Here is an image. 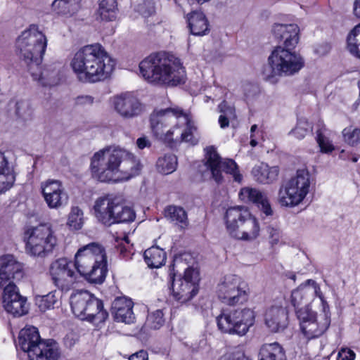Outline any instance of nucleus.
<instances>
[{"instance_id": "45", "label": "nucleus", "mask_w": 360, "mask_h": 360, "mask_svg": "<svg viewBox=\"0 0 360 360\" xmlns=\"http://www.w3.org/2000/svg\"><path fill=\"white\" fill-rule=\"evenodd\" d=\"M344 141L350 146H356L360 143V129L352 126L342 131Z\"/></svg>"}, {"instance_id": "29", "label": "nucleus", "mask_w": 360, "mask_h": 360, "mask_svg": "<svg viewBox=\"0 0 360 360\" xmlns=\"http://www.w3.org/2000/svg\"><path fill=\"white\" fill-rule=\"evenodd\" d=\"M39 331L36 327L27 326L22 328L18 335V346L20 348L30 356L32 349H35V347L38 346L43 340Z\"/></svg>"}, {"instance_id": "17", "label": "nucleus", "mask_w": 360, "mask_h": 360, "mask_svg": "<svg viewBox=\"0 0 360 360\" xmlns=\"http://www.w3.org/2000/svg\"><path fill=\"white\" fill-rule=\"evenodd\" d=\"M172 290L174 298L180 303H186L192 300L198 292L199 276L193 268L185 269L184 275L176 276L170 274Z\"/></svg>"}, {"instance_id": "57", "label": "nucleus", "mask_w": 360, "mask_h": 360, "mask_svg": "<svg viewBox=\"0 0 360 360\" xmlns=\"http://www.w3.org/2000/svg\"><path fill=\"white\" fill-rule=\"evenodd\" d=\"M353 14L360 19V0H354L353 4Z\"/></svg>"}, {"instance_id": "22", "label": "nucleus", "mask_w": 360, "mask_h": 360, "mask_svg": "<svg viewBox=\"0 0 360 360\" xmlns=\"http://www.w3.org/2000/svg\"><path fill=\"white\" fill-rule=\"evenodd\" d=\"M239 199L245 203L255 204L266 216L273 214V210L266 195L262 191L250 188H242L238 193Z\"/></svg>"}, {"instance_id": "54", "label": "nucleus", "mask_w": 360, "mask_h": 360, "mask_svg": "<svg viewBox=\"0 0 360 360\" xmlns=\"http://www.w3.org/2000/svg\"><path fill=\"white\" fill-rule=\"evenodd\" d=\"M94 102V98L91 96H81L77 98V103L81 105L91 104Z\"/></svg>"}, {"instance_id": "25", "label": "nucleus", "mask_w": 360, "mask_h": 360, "mask_svg": "<svg viewBox=\"0 0 360 360\" xmlns=\"http://www.w3.org/2000/svg\"><path fill=\"white\" fill-rule=\"evenodd\" d=\"M60 64H55L46 66L41 70L39 65L38 68L32 66L29 68L33 79L38 81L43 86H53L58 83L60 79Z\"/></svg>"}, {"instance_id": "20", "label": "nucleus", "mask_w": 360, "mask_h": 360, "mask_svg": "<svg viewBox=\"0 0 360 360\" xmlns=\"http://www.w3.org/2000/svg\"><path fill=\"white\" fill-rule=\"evenodd\" d=\"M44 199L51 209H58L66 205L69 197L63 183L59 180L48 179L41 184Z\"/></svg>"}, {"instance_id": "8", "label": "nucleus", "mask_w": 360, "mask_h": 360, "mask_svg": "<svg viewBox=\"0 0 360 360\" xmlns=\"http://www.w3.org/2000/svg\"><path fill=\"white\" fill-rule=\"evenodd\" d=\"M47 46L46 36L35 25L22 31L15 41V52L28 66L40 64Z\"/></svg>"}, {"instance_id": "12", "label": "nucleus", "mask_w": 360, "mask_h": 360, "mask_svg": "<svg viewBox=\"0 0 360 360\" xmlns=\"http://www.w3.org/2000/svg\"><path fill=\"white\" fill-rule=\"evenodd\" d=\"M26 252L31 256L44 257L57 244V238L51 225L41 224L27 229L25 232Z\"/></svg>"}, {"instance_id": "35", "label": "nucleus", "mask_w": 360, "mask_h": 360, "mask_svg": "<svg viewBox=\"0 0 360 360\" xmlns=\"http://www.w3.org/2000/svg\"><path fill=\"white\" fill-rule=\"evenodd\" d=\"M117 4L116 0H100L98 13L101 20L113 21L117 18Z\"/></svg>"}, {"instance_id": "41", "label": "nucleus", "mask_w": 360, "mask_h": 360, "mask_svg": "<svg viewBox=\"0 0 360 360\" xmlns=\"http://www.w3.org/2000/svg\"><path fill=\"white\" fill-rule=\"evenodd\" d=\"M113 215L112 224L133 221L136 217L135 212L129 207L122 206L119 203V208L116 209Z\"/></svg>"}, {"instance_id": "56", "label": "nucleus", "mask_w": 360, "mask_h": 360, "mask_svg": "<svg viewBox=\"0 0 360 360\" xmlns=\"http://www.w3.org/2000/svg\"><path fill=\"white\" fill-rule=\"evenodd\" d=\"M231 120H232L229 118V117H226V116L220 115L218 121H219V124L220 125V127L222 128V129H224V128L229 127V122Z\"/></svg>"}, {"instance_id": "43", "label": "nucleus", "mask_w": 360, "mask_h": 360, "mask_svg": "<svg viewBox=\"0 0 360 360\" xmlns=\"http://www.w3.org/2000/svg\"><path fill=\"white\" fill-rule=\"evenodd\" d=\"M6 303H9L6 302ZM29 307L27 303V299L22 297L17 301L13 302L11 304H6V308L5 310L13 315L14 316H21L26 314L28 312Z\"/></svg>"}, {"instance_id": "50", "label": "nucleus", "mask_w": 360, "mask_h": 360, "mask_svg": "<svg viewBox=\"0 0 360 360\" xmlns=\"http://www.w3.org/2000/svg\"><path fill=\"white\" fill-rule=\"evenodd\" d=\"M267 232L269 234L270 243L272 245L278 244L281 238V232L279 229L274 227H269Z\"/></svg>"}, {"instance_id": "21", "label": "nucleus", "mask_w": 360, "mask_h": 360, "mask_svg": "<svg viewBox=\"0 0 360 360\" xmlns=\"http://www.w3.org/2000/svg\"><path fill=\"white\" fill-rule=\"evenodd\" d=\"M119 202L112 195H104L96 199L93 212L96 218L102 224L110 226Z\"/></svg>"}, {"instance_id": "47", "label": "nucleus", "mask_w": 360, "mask_h": 360, "mask_svg": "<svg viewBox=\"0 0 360 360\" xmlns=\"http://www.w3.org/2000/svg\"><path fill=\"white\" fill-rule=\"evenodd\" d=\"M52 9L57 14L67 18L75 15V13H72L68 4L64 0H54L52 3Z\"/></svg>"}, {"instance_id": "26", "label": "nucleus", "mask_w": 360, "mask_h": 360, "mask_svg": "<svg viewBox=\"0 0 360 360\" xmlns=\"http://www.w3.org/2000/svg\"><path fill=\"white\" fill-rule=\"evenodd\" d=\"M9 153L0 150V195L9 190L14 184L15 175Z\"/></svg>"}, {"instance_id": "1", "label": "nucleus", "mask_w": 360, "mask_h": 360, "mask_svg": "<svg viewBox=\"0 0 360 360\" xmlns=\"http://www.w3.org/2000/svg\"><path fill=\"white\" fill-rule=\"evenodd\" d=\"M49 271L53 284L64 292L74 287L79 276L89 283L101 284L107 274L105 249L97 243L83 245L76 252L73 262L59 258L51 264Z\"/></svg>"}, {"instance_id": "24", "label": "nucleus", "mask_w": 360, "mask_h": 360, "mask_svg": "<svg viewBox=\"0 0 360 360\" xmlns=\"http://www.w3.org/2000/svg\"><path fill=\"white\" fill-rule=\"evenodd\" d=\"M265 324L271 332L283 330L288 325V313L285 307L274 304L265 314Z\"/></svg>"}, {"instance_id": "60", "label": "nucleus", "mask_w": 360, "mask_h": 360, "mask_svg": "<svg viewBox=\"0 0 360 360\" xmlns=\"http://www.w3.org/2000/svg\"><path fill=\"white\" fill-rule=\"evenodd\" d=\"M353 161H354V162H356V161H357V159H356V158H354Z\"/></svg>"}, {"instance_id": "10", "label": "nucleus", "mask_w": 360, "mask_h": 360, "mask_svg": "<svg viewBox=\"0 0 360 360\" xmlns=\"http://www.w3.org/2000/svg\"><path fill=\"white\" fill-rule=\"evenodd\" d=\"M310 190L309 172L306 168L299 169L292 177L281 186L278 201L283 207H295L304 202Z\"/></svg>"}, {"instance_id": "59", "label": "nucleus", "mask_w": 360, "mask_h": 360, "mask_svg": "<svg viewBox=\"0 0 360 360\" xmlns=\"http://www.w3.org/2000/svg\"><path fill=\"white\" fill-rule=\"evenodd\" d=\"M209 99H210V98H209V97H205V102H207Z\"/></svg>"}, {"instance_id": "23", "label": "nucleus", "mask_w": 360, "mask_h": 360, "mask_svg": "<svg viewBox=\"0 0 360 360\" xmlns=\"http://www.w3.org/2000/svg\"><path fill=\"white\" fill-rule=\"evenodd\" d=\"M299 27L296 24L276 23L273 27V33L276 38L283 41V46L294 49L299 41Z\"/></svg>"}, {"instance_id": "42", "label": "nucleus", "mask_w": 360, "mask_h": 360, "mask_svg": "<svg viewBox=\"0 0 360 360\" xmlns=\"http://www.w3.org/2000/svg\"><path fill=\"white\" fill-rule=\"evenodd\" d=\"M312 130L311 123L306 118L301 117L297 120L295 127L290 131L289 135L301 140Z\"/></svg>"}, {"instance_id": "32", "label": "nucleus", "mask_w": 360, "mask_h": 360, "mask_svg": "<svg viewBox=\"0 0 360 360\" xmlns=\"http://www.w3.org/2000/svg\"><path fill=\"white\" fill-rule=\"evenodd\" d=\"M278 172L277 167H269L265 163L255 166L252 171L256 181L262 184H269L276 181Z\"/></svg>"}, {"instance_id": "16", "label": "nucleus", "mask_w": 360, "mask_h": 360, "mask_svg": "<svg viewBox=\"0 0 360 360\" xmlns=\"http://www.w3.org/2000/svg\"><path fill=\"white\" fill-rule=\"evenodd\" d=\"M247 285L236 275H226L218 283V298L228 305L243 304L248 300Z\"/></svg>"}, {"instance_id": "58", "label": "nucleus", "mask_w": 360, "mask_h": 360, "mask_svg": "<svg viewBox=\"0 0 360 360\" xmlns=\"http://www.w3.org/2000/svg\"><path fill=\"white\" fill-rule=\"evenodd\" d=\"M219 360H247L243 354H238L237 357H233L230 354L222 356Z\"/></svg>"}, {"instance_id": "34", "label": "nucleus", "mask_w": 360, "mask_h": 360, "mask_svg": "<svg viewBox=\"0 0 360 360\" xmlns=\"http://www.w3.org/2000/svg\"><path fill=\"white\" fill-rule=\"evenodd\" d=\"M60 295L57 290H53L44 295H36L34 301L41 311L53 309L60 304Z\"/></svg>"}, {"instance_id": "38", "label": "nucleus", "mask_w": 360, "mask_h": 360, "mask_svg": "<svg viewBox=\"0 0 360 360\" xmlns=\"http://www.w3.org/2000/svg\"><path fill=\"white\" fill-rule=\"evenodd\" d=\"M85 222L83 210L78 206H73L68 216L67 225L71 230H80Z\"/></svg>"}, {"instance_id": "15", "label": "nucleus", "mask_w": 360, "mask_h": 360, "mask_svg": "<svg viewBox=\"0 0 360 360\" xmlns=\"http://www.w3.org/2000/svg\"><path fill=\"white\" fill-rule=\"evenodd\" d=\"M296 313L300 320V329L309 340L320 337L330 326V314L328 303L326 309L321 306L319 314L311 311L308 307H300Z\"/></svg>"}, {"instance_id": "3", "label": "nucleus", "mask_w": 360, "mask_h": 360, "mask_svg": "<svg viewBox=\"0 0 360 360\" xmlns=\"http://www.w3.org/2000/svg\"><path fill=\"white\" fill-rule=\"evenodd\" d=\"M150 122L153 135L171 146L192 142L197 129L190 115L176 106L155 109Z\"/></svg>"}, {"instance_id": "39", "label": "nucleus", "mask_w": 360, "mask_h": 360, "mask_svg": "<svg viewBox=\"0 0 360 360\" xmlns=\"http://www.w3.org/2000/svg\"><path fill=\"white\" fill-rule=\"evenodd\" d=\"M156 166L160 173L169 174L176 169L177 158L173 154L165 155L158 160Z\"/></svg>"}, {"instance_id": "36", "label": "nucleus", "mask_w": 360, "mask_h": 360, "mask_svg": "<svg viewBox=\"0 0 360 360\" xmlns=\"http://www.w3.org/2000/svg\"><path fill=\"white\" fill-rule=\"evenodd\" d=\"M316 141L320 152L326 154L331 153L335 150V146L330 137V131L323 126L316 131Z\"/></svg>"}, {"instance_id": "11", "label": "nucleus", "mask_w": 360, "mask_h": 360, "mask_svg": "<svg viewBox=\"0 0 360 360\" xmlns=\"http://www.w3.org/2000/svg\"><path fill=\"white\" fill-rule=\"evenodd\" d=\"M22 265L13 255H7L0 257V287L4 288L2 304L6 308V302L10 304L22 297L14 284L13 281L22 278Z\"/></svg>"}, {"instance_id": "6", "label": "nucleus", "mask_w": 360, "mask_h": 360, "mask_svg": "<svg viewBox=\"0 0 360 360\" xmlns=\"http://www.w3.org/2000/svg\"><path fill=\"white\" fill-rule=\"evenodd\" d=\"M224 219L226 229L232 238L252 241L259 236L261 229L259 220L245 206L229 207Z\"/></svg>"}, {"instance_id": "9", "label": "nucleus", "mask_w": 360, "mask_h": 360, "mask_svg": "<svg viewBox=\"0 0 360 360\" xmlns=\"http://www.w3.org/2000/svg\"><path fill=\"white\" fill-rule=\"evenodd\" d=\"M70 306L75 316L90 323H103L108 317V313L103 309L102 300L87 290L72 292L70 296Z\"/></svg>"}, {"instance_id": "53", "label": "nucleus", "mask_w": 360, "mask_h": 360, "mask_svg": "<svg viewBox=\"0 0 360 360\" xmlns=\"http://www.w3.org/2000/svg\"><path fill=\"white\" fill-rule=\"evenodd\" d=\"M150 145L151 143L150 140L146 136L140 137L136 140V146L139 149L149 148Z\"/></svg>"}, {"instance_id": "37", "label": "nucleus", "mask_w": 360, "mask_h": 360, "mask_svg": "<svg viewBox=\"0 0 360 360\" xmlns=\"http://www.w3.org/2000/svg\"><path fill=\"white\" fill-rule=\"evenodd\" d=\"M347 49L352 55L360 58V23L349 32L347 37Z\"/></svg>"}, {"instance_id": "13", "label": "nucleus", "mask_w": 360, "mask_h": 360, "mask_svg": "<svg viewBox=\"0 0 360 360\" xmlns=\"http://www.w3.org/2000/svg\"><path fill=\"white\" fill-rule=\"evenodd\" d=\"M255 312L250 308L224 309L217 318L218 328L223 333L245 335L253 326Z\"/></svg>"}, {"instance_id": "46", "label": "nucleus", "mask_w": 360, "mask_h": 360, "mask_svg": "<svg viewBox=\"0 0 360 360\" xmlns=\"http://www.w3.org/2000/svg\"><path fill=\"white\" fill-rule=\"evenodd\" d=\"M164 315L161 310L158 309L150 312L146 319V324L153 329L160 328L165 323Z\"/></svg>"}, {"instance_id": "31", "label": "nucleus", "mask_w": 360, "mask_h": 360, "mask_svg": "<svg viewBox=\"0 0 360 360\" xmlns=\"http://www.w3.org/2000/svg\"><path fill=\"white\" fill-rule=\"evenodd\" d=\"M257 360H287V356L284 348L278 342H273L262 345Z\"/></svg>"}, {"instance_id": "44", "label": "nucleus", "mask_w": 360, "mask_h": 360, "mask_svg": "<svg viewBox=\"0 0 360 360\" xmlns=\"http://www.w3.org/2000/svg\"><path fill=\"white\" fill-rule=\"evenodd\" d=\"M15 115L18 119L22 121L32 120L33 109L30 103L26 100L18 101L15 103Z\"/></svg>"}, {"instance_id": "48", "label": "nucleus", "mask_w": 360, "mask_h": 360, "mask_svg": "<svg viewBox=\"0 0 360 360\" xmlns=\"http://www.w3.org/2000/svg\"><path fill=\"white\" fill-rule=\"evenodd\" d=\"M219 110L221 112V115L224 116L231 120H234L236 118L234 107L228 104L226 101H223L219 105Z\"/></svg>"}, {"instance_id": "30", "label": "nucleus", "mask_w": 360, "mask_h": 360, "mask_svg": "<svg viewBox=\"0 0 360 360\" xmlns=\"http://www.w3.org/2000/svg\"><path fill=\"white\" fill-rule=\"evenodd\" d=\"M188 27L192 34L202 36L208 33L210 25L205 15L198 11H193L186 16Z\"/></svg>"}, {"instance_id": "52", "label": "nucleus", "mask_w": 360, "mask_h": 360, "mask_svg": "<svg viewBox=\"0 0 360 360\" xmlns=\"http://www.w3.org/2000/svg\"><path fill=\"white\" fill-rule=\"evenodd\" d=\"M129 360H148V352L145 350H140L129 356Z\"/></svg>"}, {"instance_id": "33", "label": "nucleus", "mask_w": 360, "mask_h": 360, "mask_svg": "<svg viewBox=\"0 0 360 360\" xmlns=\"http://www.w3.org/2000/svg\"><path fill=\"white\" fill-rule=\"evenodd\" d=\"M144 260L150 268H160L166 261V253L163 249L153 246L144 252Z\"/></svg>"}, {"instance_id": "55", "label": "nucleus", "mask_w": 360, "mask_h": 360, "mask_svg": "<svg viewBox=\"0 0 360 360\" xmlns=\"http://www.w3.org/2000/svg\"><path fill=\"white\" fill-rule=\"evenodd\" d=\"M77 338L74 333L68 334L65 338V344L68 347L73 346L77 341Z\"/></svg>"}, {"instance_id": "5", "label": "nucleus", "mask_w": 360, "mask_h": 360, "mask_svg": "<svg viewBox=\"0 0 360 360\" xmlns=\"http://www.w3.org/2000/svg\"><path fill=\"white\" fill-rule=\"evenodd\" d=\"M139 70L146 82L155 85L175 86L186 79L181 60L166 53L150 54L139 63Z\"/></svg>"}, {"instance_id": "51", "label": "nucleus", "mask_w": 360, "mask_h": 360, "mask_svg": "<svg viewBox=\"0 0 360 360\" xmlns=\"http://www.w3.org/2000/svg\"><path fill=\"white\" fill-rule=\"evenodd\" d=\"M262 136V132L258 130L256 124H253L250 129V145L255 147L258 144V139Z\"/></svg>"}, {"instance_id": "18", "label": "nucleus", "mask_w": 360, "mask_h": 360, "mask_svg": "<svg viewBox=\"0 0 360 360\" xmlns=\"http://www.w3.org/2000/svg\"><path fill=\"white\" fill-rule=\"evenodd\" d=\"M311 301L318 302L320 306L327 308L328 302L319 285L315 281L308 279L292 291L290 302L297 311L303 304L309 307L308 303Z\"/></svg>"}, {"instance_id": "2", "label": "nucleus", "mask_w": 360, "mask_h": 360, "mask_svg": "<svg viewBox=\"0 0 360 360\" xmlns=\"http://www.w3.org/2000/svg\"><path fill=\"white\" fill-rule=\"evenodd\" d=\"M142 165L131 153L120 147L107 146L91 158L92 177L103 183L126 181L139 175Z\"/></svg>"}, {"instance_id": "40", "label": "nucleus", "mask_w": 360, "mask_h": 360, "mask_svg": "<svg viewBox=\"0 0 360 360\" xmlns=\"http://www.w3.org/2000/svg\"><path fill=\"white\" fill-rule=\"evenodd\" d=\"M165 214L171 221L175 222L181 228L186 227L188 225L187 214L182 207L169 206L166 209Z\"/></svg>"}, {"instance_id": "49", "label": "nucleus", "mask_w": 360, "mask_h": 360, "mask_svg": "<svg viewBox=\"0 0 360 360\" xmlns=\"http://www.w3.org/2000/svg\"><path fill=\"white\" fill-rule=\"evenodd\" d=\"M356 354L349 348H341L338 352L337 360H354Z\"/></svg>"}, {"instance_id": "19", "label": "nucleus", "mask_w": 360, "mask_h": 360, "mask_svg": "<svg viewBox=\"0 0 360 360\" xmlns=\"http://www.w3.org/2000/svg\"><path fill=\"white\" fill-rule=\"evenodd\" d=\"M112 105L116 113L123 119H133L143 112L140 101L131 92H124L111 98Z\"/></svg>"}, {"instance_id": "28", "label": "nucleus", "mask_w": 360, "mask_h": 360, "mask_svg": "<svg viewBox=\"0 0 360 360\" xmlns=\"http://www.w3.org/2000/svg\"><path fill=\"white\" fill-rule=\"evenodd\" d=\"M60 356L58 345L52 340H43L28 356L29 360H58Z\"/></svg>"}, {"instance_id": "27", "label": "nucleus", "mask_w": 360, "mask_h": 360, "mask_svg": "<svg viewBox=\"0 0 360 360\" xmlns=\"http://www.w3.org/2000/svg\"><path fill=\"white\" fill-rule=\"evenodd\" d=\"M133 306L134 303L130 299L124 297L116 298L112 306L115 320L127 324L134 323L135 316L133 312Z\"/></svg>"}, {"instance_id": "7", "label": "nucleus", "mask_w": 360, "mask_h": 360, "mask_svg": "<svg viewBox=\"0 0 360 360\" xmlns=\"http://www.w3.org/2000/svg\"><path fill=\"white\" fill-rule=\"evenodd\" d=\"M302 57L293 51L282 46L276 47L268 58V63L263 68L264 78L271 82H276L278 76H290L298 72L304 66Z\"/></svg>"}, {"instance_id": "4", "label": "nucleus", "mask_w": 360, "mask_h": 360, "mask_svg": "<svg viewBox=\"0 0 360 360\" xmlns=\"http://www.w3.org/2000/svg\"><path fill=\"white\" fill-rule=\"evenodd\" d=\"M115 61L100 44L79 49L70 61V67L82 82L96 83L108 78Z\"/></svg>"}, {"instance_id": "14", "label": "nucleus", "mask_w": 360, "mask_h": 360, "mask_svg": "<svg viewBox=\"0 0 360 360\" xmlns=\"http://www.w3.org/2000/svg\"><path fill=\"white\" fill-rule=\"evenodd\" d=\"M205 165L210 170L212 179L217 184L232 178L234 181L241 183L243 179L238 166L232 159H221L216 148L209 146L205 148Z\"/></svg>"}]
</instances>
